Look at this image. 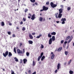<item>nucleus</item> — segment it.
Wrapping results in <instances>:
<instances>
[{
  "mask_svg": "<svg viewBox=\"0 0 74 74\" xmlns=\"http://www.w3.org/2000/svg\"><path fill=\"white\" fill-rule=\"evenodd\" d=\"M35 18H36V17H35V14H34L32 15L31 19L32 20H34V19H35Z\"/></svg>",
  "mask_w": 74,
  "mask_h": 74,
  "instance_id": "39448f33",
  "label": "nucleus"
},
{
  "mask_svg": "<svg viewBox=\"0 0 74 74\" xmlns=\"http://www.w3.org/2000/svg\"><path fill=\"white\" fill-rule=\"evenodd\" d=\"M40 37L39 36H38L37 37H36V38H40Z\"/></svg>",
  "mask_w": 74,
  "mask_h": 74,
  "instance_id": "5fc2aeb1",
  "label": "nucleus"
},
{
  "mask_svg": "<svg viewBox=\"0 0 74 74\" xmlns=\"http://www.w3.org/2000/svg\"><path fill=\"white\" fill-rule=\"evenodd\" d=\"M58 13H56L55 14V16H56V18L57 19L58 18Z\"/></svg>",
  "mask_w": 74,
  "mask_h": 74,
  "instance_id": "412c9836",
  "label": "nucleus"
},
{
  "mask_svg": "<svg viewBox=\"0 0 74 74\" xmlns=\"http://www.w3.org/2000/svg\"><path fill=\"white\" fill-rule=\"evenodd\" d=\"M62 49V47H61L59 48H58V50H57V51L58 52H60V51H61Z\"/></svg>",
  "mask_w": 74,
  "mask_h": 74,
  "instance_id": "0eeeda50",
  "label": "nucleus"
},
{
  "mask_svg": "<svg viewBox=\"0 0 74 74\" xmlns=\"http://www.w3.org/2000/svg\"><path fill=\"white\" fill-rule=\"evenodd\" d=\"M61 21H66V19L65 18H62V19H61Z\"/></svg>",
  "mask_w": 74,
  "mask_h": 74,
  "instance_id": "4be33fe9",
  "label": "nucleus"
},
{
  "mask_svg": "<svg viewBox=\"0 0 74 74\" xmlns=\"http://www.w3.org/2000/svg\"><path fill=\"white\" fill-rule=\"evenodd\" d=\"M27 60L26 59H24L23 60L24 64H25L26 62H27Z\"/></svg>",
  "mask_w": 74,
  "mask_h": 74,
  "instance_id": "f8f14e48",
  "label": "nucleus"
},
{
  "mask_svg": "<svg viewBox=\"0 0 74 74\" xmlns=\"http://www.w3.org/2000/svg\"><path fill=\"white\" fill-rule=\"evenodd\" d=\"M32 74H36V72L35 71L34 73H33Z\"/></svg>",
  "mask_w": 74,
  "mask_h": 74,
  "instance_id": "4d7b16f0",
  "label": "nucleus"
},
{
  "mask_svg": "<svg viewBox=\"0 0 74 74\" xmlns=\"http://www.w3.org/2000/svg\"><path fill=\"white\" fill-rule=\"evenodd\" d=\"M23 23V21H21V22L20 23V25H22Z\"/></svg>",
  "mask_w": 74,
  "mask_h": 74,
  "instance_id": "8fccbe9b",
  "label": "nucleus"
},
{
  "mask_svg": "<svg viewBox=\"0 0 74 74\" xmlns=\"http://www.w3.org/2000/svg\"><path fill=\"white\" fill-rule=\"evenodd\" d=\"M51 39H52V40L53 41H54L56 40L55 36H52V38H51Z\"/></svg>",
  "mask_w": 74,
  "mask_h": 74,
  "instance_id": "1a4fd4ad",
  "label": "nucleus"
},
{
  "mask_svg": "<svg viewBox=\"0 0 74 74\" xmlns=\"http://www.w3.org/2000/svg\"><path fill=\"white\" fill-rule=\"evenodd\" d=\"M8 35H10L11 34V32H8Z\"/></svg>",
  "mask_w": 74,
  "mask_h": 74,
  "instance_id": "a18cd8bd",
  "label": "nucleus"
},
{
  "mask_svg": "<svg viewBox=\"0 0 74 74\" xmlns=\"http://www.w3.org/2000/svg\"><path fill=\"white\" fill-rule=\"evenodd\" d=\"M14 51L15 52V53H16V47H15L14 48Z\"/></svg>",
  "mask_w": 74,
  "mask_h": 74,
  "instance_id": "4c0bfd02",
  "label": "nucleus"
},
{
  "mask_svg": "<svg viewBox=\"0 0 74 74\" xmlns=\"http://www.w3.org/2000/svg\"><path fill=\"white\" fill-rule=\"evenodd\" d=\"M39 19L40 21L42 22V21L43 18L42 17H40Z\"/></svg>",
  "mask_w": 74,
  "mask_h": 74,
  "instance_id": "ddd939ff",
  "label": "nucleus"
},
{
  "mask_svg": "<svg viewBox=\"0 0 74 74\" xmlns=\"http://www.w3.org/2000/svg\"><path fill=\"white\" fill-rule=\"evenodd\" d=\"M45 21V18H43V19H42V21L44 22Z\"/></svg>",
  "mask_w": 74,
  "mask_h": 74,
  "instance_id": "37998d69",
  "label": "nucleus"
},
{
  "mask_svg": "<svg viewBox=\"0 0 74 74\" xmlns=\"http://www.w3.org/2000/svg\"><path fill=\"white\" fill-rule=\"evenodd\" d=\"M57 72H58V70H57V69H56V70L55 71V73H57Z\"/></svg>",
  "mask_w": 74,
  "mask_h": 74,
  "instance_id": "603ef678",
  "label": "nucleus"
},
{
  "mask_svg": "<svg viewBox=\"0 0 74 74\" xmlns=\"http://www.w3.org/2000/svg\"><path fill=\"white\" fill-rule=\"evenodd\" d=\"M48 37L50 38L52 37V35H50V33L48 34Z\"/></svg>",
  "mask_w": 74,
  "mask_h": 74,
  "instance_id": "b1692460",
  "label": "nucleus"
},
{
  "mask_svg": "<svg viewBox=\"0 0 74 74\" xmlns=\"http://www.w3.org/2000/svg\"><path fill=\"white\" fill-rule=\"evenodd\" d=\"M1 25L2 26H4L5 25V23L4 22H2Z\"/></svg>",
  "mask_w": 74,
  "mask_h": 74,
  "instance_id": "c85d7f7f",
  "label": "nucleus"
},
{
  "mask_svg": "<svg viewBox=\"0 0 74 74\" xmlns=\"http://www.w3.org/2000/svg\"><path fill=\"white\" fill-rule=\"evenodd\" d=\"M29 74H31V70H29Z\"/></svg>",
  "mask_w": 74,
  "mask_h": 74,
  "instance_id": "09e8293b",
  "label": "nucleus"
},
{
  "mask_svg": "<svg viewBox=\"0 0 74 74\" xmlns=\"http://www.w3.org/2000/svg\"><path fill=\"white\" fill-rule=\"evenodd\" d=\"M41 47H40L41 48H44V46L42 45L41 44Z\"/></svg>",
  "mask_w": 74,
  "mask_h": 74,
  "instance_id": "a19ab883",
  "label": "nucleus"
},
{
  "mask_svg": "<svg viewBox=\"0 0 74 74\" xmlns=\"http://www.w3.org/2000/svg\"><path fill=\"white\" fill-rule=\"evenodd\" d=\"M28 15H29V16H32V15H31V14L30 13H29V14H28Z\"/></svg>",
  "mask_w": 74,
  "mask_h": 74,
  "instance_id": "052dcab7",
  "label": "nucleus"
},
{
  "mask_svg": "<svg viewBox=\"0 0 74 74\" xmlns=\"http://www.w3.org/2000/svg\"><path fill=\"white\" fill-rule=\"evenodd\" d=\"M72 61V60H71L68 62V64L70 65Z\"/></svg>",
  "mask_w": 74,
  "mask_h": 74,
  "instance_id": "473e14b6",
  "label": "nucleus"
},
{
  "mask_svg": "<svg viewBox=\"0 0 74 74\" xmlns=\"http://www.w3.org/2000/svg\"><path fill=\"white\" fill-rule=\"evenodd\" d=\"M35 65H36V63H35V61H34V60L33 61V66H35Z\"/></svg>",
  "mask_w": 74,
  "mask_h": 74,
  "instance_id": "cd10ccee",
  "label": "nucleus"
},
{
  "mask_svg": "<svg viewBox=\"0 0 74 74\" xmlns=\"http://www.w3.org/2000/svg\"><path fill=\"white\" fill-rule=\"evenodd\" d=\"M9 51H6L5 53H3V55L4 57H6L7 56L8 54Z\"/></svg>",
  "mask_w": 74,
  "mask_h": 74,
  "instance_id": "f03ea898",
  "label": "nucleus"
},
{
  "mask_svg": "<svg viewBox=\"0 0 74 74\" xmlns=\"http://www.w3.org/2000/svg\"><path fill=\"white\" fill-rule=\"evenodd\" d=\"M14 59H15V61H16V62H18V59L16 57H15L14 58Z\"/></svg>",
  "mask_w": 74,
  "mask_h": 74,
  "instance_id": "393cba45",
  "label": "nucleus"
},
{
  "mask_svg": "<svg viewBox=\"0 0 74 74\" xmlns=\"http://www.w3.org/2000/svg\"><path fill=\"white\" fill-rule=\"evenodd\" d=\"M55 56V55L54 54H52L51 56V59H54Z\"/></svg>",
  "mask_w": 74,
  "mask_h": 74,
  "instance_id": "f3484780",
  "label": "nucleus"
},
{
  "mask_svg": "<svg viewBox=\"0 0 74 74\" xmlns=\"http://www.w3.org/2000/svg\"><path fill=\"white\" fill-rule=\"evenodd\" d=\"M26 55H27V56H29V53L28 52H27L26 53Z\"/></svg>",
  "mask_w": 74,
  "mask_h": 74,
  "instance_id": "bb28decb",
  "label": "nucleus"
},
{
  "mask_svg": "<svg viewBox=\"0 0 74 74\" xmlns=\"http://www.w3.org/2000/svg\"><path fill=\"white\" fill-rule=\"evenodd\" d=\"M46 4L47 5H48L49 4V2H46Z\"/></svg>",
  "mask_w": 74,
  "mask_h": 74,
  "instance_id": "49530a36",
  "label": "nucleus"
},
{
  "mask_svg": "<svg viewBox=\"0 0 74 74\" xmlns=\"http://www.w3.org/2000/svg\"><path fill=\"white\" fill-rule=\"evenodd\" d=\"M72 40V39H71V38H70V39L69 41H68V43H70V42H71V41Z\"/></svg>",
  "mask_w": 74,
  "mask_h": 74,
  "instance_id": "e433bc0d",
  "label": "nucleus"
},
{
  "mask_svg": "<svg viewBox=\"0 0 74 74\" xmlns=\"http://www.w3.org/2000/svg\"><path fill=\"white\" fill-rule=\"evenodd\" d=\"M68 53H69L68 51H65V54L66 55H67Z\"/></svg>",
  "mask_w": 74,
  "mask_h": 74,
  "instance_id": "c756f323",
  "label": "nucleus"
},
{
  "mask_svg": "<svg viewBox=\"0 0 74 74\" xmlns=\"http://www.w3.org/2000/svg\"><path fill=\"white\" fill-rule=\"evenodd\" d=\"M66 43H67V41H65L64 42V44H66Z\"/></svg>",
  "mask_w": 74,
  "mask_h": 74,
  "instance_id": "69168bd1",
  "label": "nucleus"
},
{
  "mask_svg": "<svg viewBox=\"0 0 74 74\" xmlns=\"http://www.w3.org/2000/svg\"><path fill=\"white\" fill-rule=\"evenodd\" d=\"M13 37H15V35H14V34H13Z\"/></svg>",
  "mask_w": 74,
  "mask_h": 74,
  "instance_id": "0e129e2a",
  "label": "nucleus"
},
{
  "mask_svg": "<svg viewBox=\"0 0 74 74\" xmlns=\"http://www.w3.org/2000/svg\"><path fill=\"white\" fill-rule=\"evenodd\" d=\"M40 36V37H41V36H42V35L41 34V35H40L39 36Z\"/></svg>",
  "mask_w": 74,
  "mask_h": 74,
  "instance_id": "774afa93",
  "label": "nucleus"
},
{
  "mask_svg": "<svg viewBox=\"0 0 74 74\" xmlns=\"http://www.w3.org/2000/svg\"><path fill=\"white\" fill-rule=\"evenodd\" d=\"M9 25L10 26H11L12 25V24L11 23H9Z\"/></svg>",
  "mask_w": 74,
  "mask_h": 74,
  "instance_id": "bf43d9fd",
  "label": "nucleus"
},
{
  "mask_svg": "<svg viewBox=\"0 0 74 74\" xmlns=\"http://www.w3.org/2000/svg\"><path fill=\"white\" fill-rule=\"evenodd\" d=\"M56 33L54 32H53L52 33H51V35H56Z\"/></svg>",
  "mask_w": 74,
  "mask_h": 74,
  "instance_id": "dca6fc26",
  "label": "nucleus"
},
{
  "mask_svg": "<svg viewBox=\"0 0 74 74\" xmlns=\"http://www.w3.org/2000/svg\"><path fill=\"white\" fill-rule=\"evenodd\" d=\"M69 73L70 74H73V72L72 71H69Z\"/></svg>",
  "mask_w": 74,
  "mask_h": 74,
  "instance_id": "a878e982",
  "label": "nucleus"
},
{
  "mask_svg": "<svg viewBox=\"0 0 74 74\" xmlns=\"http://www.w3.org/2000/svg\"><path fill=\"white\" fill-rule=\"evenodd\" d=\"M45 58V57L44 56H43L41 58V60L43 61Z\"/></svg>",
  "mask_w": 74,
  "mask_h": 74,
  "instance_id": "a211bd4d",
  "label": "nucleus"
},
{
  "mask_svg": "<svg viewBox=\"0 0 74 74\" xmlns=\"http://www.w3.org/2000/svg\"><path fill=\"white\" fill-rule=\"evenodd\" d=\"M28 18L29 19L31 18V17L30 16H29L28 17Z\"/></svg>",
  "mask_w": 74,
  "mask_h": 74,
  "instance_id": "338daca9",
  "label": "nucleus"
},
{
  "mask_svg": "<svg viewBox=\"0 0 74 74\" xmlns=\"http://www.w3.org/2000/svg\"><path fill=\"white\" fill-rule=\"evenodd\" d=\"M20 63L21 64H22V63L23 62V60L22 59H21V60H20Z\"/></svg>",
  "mask_w": 74,
  "mask_h": 74,
  "instance_id": "ea45409f",
  "label": "nucleus"
},
{
  "mask_svg": "<svg viewBox=\"0 0 74 74\" xmlns=\"http://www.w3.org/2000/svg\"><path fill=\"white\" fill-rule=\"evenodd\" d=\"M61 8H63L64 7V5H61Z\"/></svg>",
  "mask_w": 74,
  "mask_h": 74,
  "instance_id": "864d4df0",
  "label": "nucleus"
},
{
  "mask_svg": "<svg viewBox=\"0 0 74 74\" xmlns=\"http://www.w3.org/2000/svg\"><path fill=\"white\" fill-rule=\"evenodd\" d=\"M28 42H29V44H32L33 43V41H32L30 40L28 41Z\"/></svg>",
  "mask_w": 74,
  "mask_h": 74,
  "instance_id": "6ab92c4d",
  "label": "nucleus"
},
{
  "mask_svg": "<svg viewBox=\"0 0 74 74\" xmlns=\"http://www.w3.org/2000/svg\"><path fill=\"white\" fill-rule=\"evenodd\" d=\"M70 38V36H69L68 37H67L66 39V41H67L68 40H69Z\"/></svg>",
  "mask_w": 74,
  "mask_h": 74,
  "instance_id": "2eb2a0df",
  "label": "nucleus"
},
{
  "mask_svg": "<svg viewBox=\"0 0 74 74\" xmlns=\"http://www.w3.org/2000/svg\"><path fill=\"white\" fill-rule=\"evenodd\" d=\"M8 56L9 57H11L12 56V54L11 52H9Z\"/></svg>",
  "mask_w": 74,
  "mask_h": 74,
  "instance_id": "4468645a",
  "label": "nucleus"
},
{
  "mask_svg": "<svg viewBox=\"0 0 74 74\" xmlns=\"http://www.w3.org/2000/svg\"><path fill=\"white\" fill-rule=\"evenodd\" d=\"M35 4L36 5H38V3H37V2H35Z\"/></svg>",
  "mask_w": 74,
  "mask_h": 74,
  "instance_id": "6e6d98bb",
  "label": "nucleus"
},
{
  "mask_svg": "<svg viewBox=\"0 0 74 74\" xmlns=\"http://www.w3.org/2000/svg\"><path fill=\"white\" fill-rule=\"evenodd\" d=\"M44 54V53L43 52H41V54H40V56H39V57H41L42 58L43 56V55Z\"/></svg>",
  "mask_w": 74,
  "mask_h": 74,
  "instance_id": "5701e85b",
  "label": "nucleus"
},
{
  "mask_svg": "<svg viewBox=\"0 0 74 74\" xmlns=\"http://www.w3.org/2000/svg\"><path fill=\"white\" fill-rule=\"evenodd\" d=\"M29 37L31 39H33V37L32 36V35H31V34H29Z\"/></svg>",
  "mask_w": 74,
  "mask_h": 74,
  "instance_id": "aec40b11",
  "label": "nucleus"
},
{
  "mask_svg": "<svg viewBox=\"0 0 74 74\" xmlns=\"http://www.w3.org/2000/svg\"><path fill=\"white\" fill-rule=\"evenodd\" d=\"M44 10L43 9H42V10H41L40 11V12H42V11H43Z\"/></svg>",
  "mask_w": 74,
  "mask_h": 74,
  "instance_id": "13d9d810",
  "label": "nucleus"
},
{
  "mask_svg": "<svg viewBox=\"0 0 74 74\" xmlns=\"http://www.w3.org/2000/svg\"><path fill=\"white\" fill-rule=\"evenodd\" d=\"M36 34L35 33H32V34L33 35H35Z\"/></svg>",
  "mask_w": 74,
  "mask_h": 74,
  "instance_id": "680f3d73",
  "label": "nucleus"
},
{
  "mask_svg": "<svg viewBox=\"0 0 74 74\" xmlns=\"http://www.w3.org/2000/svg\"><path fill=\"white\" fill-rule=\"evenodd\" d=\"M64 42V40H62L61 41V44H63V43Z\"/></svg>",
  "mask_w": 74,
  "mask_h": 74,
  "instance_id": "c03bdc74",
  "label": "nucleus"
},
{
  "mask_svg": "<svg viewBox=\"0 0 74 74\" xmlns=\"http://www.w3.org/2000/svg\"><path fill=\"white\" fill-rule=\"evenodd\" d=\"M23 44L22 43H21L20 44V47H21L22 45Z\"/></svg>",
  "mask_w": 74,
  "mask_h": 74,
  "instance_id": "3c124183",
  "label": "nucleus"
},
{
  "mask_svg": "<svg viewBox=\"0 0 74 74\" xmlns=\"http://www.w3.org/2000/svg\"><path fill=\"white\" fill-rule=\"evenodd\" d=\"M42 9H43L44 11H47L48 9V8L45 6H43L42 7Z\"/></svg>",
  "mask_w": 74,
  "mask_h": 74,
  "instance_id": "20e7f679",
  "label": "nucleus"
},
{
  "mask_svg": "<svg viewBox=\"0 0 74 74\" xmlns=\"http://www.w3.org/2000/svg\"><path fill=\"white\" fill-rule=\"evenodd\" d=\"M17 52L18 53V54H23V51H21V50L19 49H18L17 50Z\"/></svg>",
  "mask_w": 74,
  "mask_h": 74,
  "instance_id": "7ed1b4c3",
  "label": "nucleus"
},
{
  "mask_svg": "<svg viewBox=\"0 0 74 74\" xmlns=\"http://www.w3.org/2000/svg\"><path fill=\"white\" fill-rule=\"evenodd\" d=\"M28 10L26 8L25 9V13H26L27 11H28Z\"/></svg>",
  "mask_w": 74,
  "mask_h": 74,
  "instance_id": "f704fd0d",
  "label": "nucleus"
},
{
  "mask_svg": "<svg viewBox=\"0 0 74 74\" xmlns=\"http://www.w3.org/2000/svg\"><path fill=\"white\" fill-rule=\"evenodd\" d=\"M68 11H69L71 10V8L69 7H68V8L67 9Z\"/></svg>",
  "mask_w": 74,
  "mask_h": 74,
  "instance_id": "c9c22d12",
  "label": "nucleus"
},
{
  "mask_svg": "<svg viewBox=\"0 0 74 74\" xmlns=\"http://www.w3.org/2000/svg\"><path fill=\"white\" fill-rule=\"evenodd\" d=\"M65 23V22L64 21H63L62 22V24H64Z\"/></svg>",
  "mask_w": 74,
  "mask_h": 74,
  "instance_id": "de8ad7c7",
  "label": "nucleus"
},
{
  "mask_svg": "<svg viewBox=\"0 0 74 74\" xmlns=\"http://www.w3.org/2000/svg\"><path fill=\"white\" fill-rule=\"evenodd\" d=\"M59 13L61 14L62 12V9H60L59 10Z\"/></svg>",
  "mask_w": 74,
  "mask_h": 74,
  "instance_id": "9b49d317",
  "label": "nucleus"
},
{
  "mask_svg": "<svg viewBox=\"0 0 74 74\" xmlns=\"http://www.w3.org/2000/svg\"><path fill=\"white\" fill-rule=\"evenodd\" d=\"M30 1L32 3H34L36 1L35 0H30Z\"/></svg>",
  "mask_w": 74,
  "mask_h": 74,
  "instance_id": "2f4dec72",
  "label": "nucleus"
},
{
  "mask_svg": "<svg viewBox=\"0 0 74 74\" xmlns=\"http://www.w3.org/2000/svg\"><path fill=\"white\" fill-rule=\"evenodd\" d=\"M53 52H51V55H53Z\"/></svg>",
  "mask_w": 74,
  "mask_h": 74,
  "instance_id": "e2e57ef3",
  "label": "nucleus"
},
{
  "mask_svg": "<svg viewBox=\"0 0 74 74\" xmlns=\"http://www.w3.org/2000/svg\"><path fill=\"white\" fill-rule=\"evenodd\" d=\"M11 72H12L11 73V74H16L14 73V71H12V70L11 71Z\"/></svg>",
  "mask_w": 74,
  "mask_h": 74,
  "instance_id": "72a5a7b5",
  "label": "nucleus"
},
{
  "mask_svg": "<svg viewBox=\"0 0 74 74\" xmlns=\"http://www.w3.org/2000/svg\"><path fill=\"white\" fill-rule=\"evenodd\" d=\"M50 5L51 7L53 8H54L57 6V5L54 4L53 2H51Z\"/></svg>",
  "mask_w": 74,
  "mask_h": 74,
  "instance_id": "f257e3e1",
  "label": "nucleus"
},
{
  "mask_svg": "<svg viewBox=\"0 0 74 74\" xmlns=\"http://www.w3.org/2000/svg\"><path fill=\"white\" fill-rule=\"evenodd\" d=\"M60 63H58L57 65V70H59L60 69Z\"/></svg>",
  "mask_w": 74,
  "mask_h": 74,
  "instance_id": "9d476101",
  "label": "nucleus"
},
{
  "mask_svg": "<svg viewBox=\"0 0 74 74\" xmlns=\"http://www.w3.org/2000/svg\"><path fill=\"white\" fill-rule=\"evenodd\" d=\"M23 20L24 21H26V18H23Z\"/></svg>",
  "mask_w": 74,
  "mask_h": 74,
  "instance_id": "79ce46f5",
  "label": "nucleus"
},
{
  "mask_svg": "<svg viewBox=\"0 0 74 74\" xmlns=\"http://www.w3.org/2000/svg\"><path fill=\"white\" fill-rule=\"evenodd\" d=\"M22 30L24 31L25 30V28L24 27H23V28L22 29Z\"/></svg>",
  "mask_w": 74,
  "mask_h": 74,
  "instance_id": "58836bf2",
  "label": "nucleus"
},
{
  "mask_svg": "<svg viewBox=\"0 0 74 74\" xmlns=\"http://www.w3.org/2000/svg\"><path fill=\"white\" fill-rule=\"evenodd\" d=\"M62 16V14L61 13H59L58 14V18H61Z\"/></svg>",
  "mask_w": 74,
  "mask_h": 74,
  "instance_id": "6e6552de",
  "label": "nucleus"
},
{
  "mask_svg": "<svg viewBox=\"0 0 74 74\" xmlns=\"http://www.w3.org/2000/svg\"><path fill=\"white\" fill-rule=\"evenodd\" d=\"M52 43V38H51L49 40V44L51 45Z\"/></svg>",
  "mask_w": 74,
  "mask_h": 74,
  "instance_id": "423d86ee",
  "label": "nucleus"
},
{
  "mask_svg": "<svg viewBox=\"0 0 74 74\" xmlns=\"http://www.w3.org/2000/svg\"><path fill=\"white\" fill-rule=\"evenodd\" d=\"M41 58L40 56H39L38 58V61H39L40 60V59Z\"/></svg>",
  "mask_w": 74,
  "mask_h": 74,
  "instance_id": "7c9ffc66",
  "label": "nucleus"
}]
</instances>
